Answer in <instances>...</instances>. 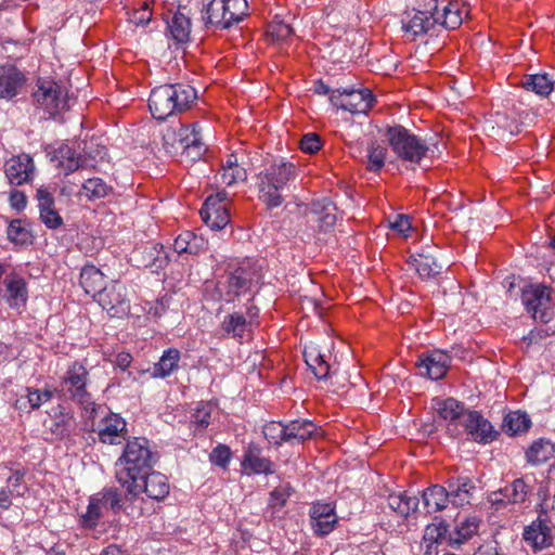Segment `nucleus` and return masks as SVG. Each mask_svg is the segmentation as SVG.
I'll use <instances>...</instances> for the list:
<instances>
[{"label":"nucleus","instance_id":"obj_1","mask_svg":"<svg viewBox=\"0 0 555 555\" xmlns=\"http://www.w3.org/2000/svg\"><path fill=\"white\" fill-rule=\"evenodd\" d=\"M157 454L152 451L150 441L142 437L127 439L122 453L116 461L115 476L121 487L137 489L134 481L153 469Z\"/></svg>","mask_w":555,"mask_h":555},{"label":"nucleus","instance_id":"obj_2","mask_svg":"<svg viewBox=\"0 0 555 555\" xmlns=\"http://www.w3.org/2000/svg\"><path fill=\"white\" fill-rule=\"evenodd\" d=\"M196 99V90L190 85H163L152 90L149 108L155 119L165 120L189 109Z\"/></svg>","mask_w":555,"mask_h":555},{"label":"nucleus","instance_id":"obj_3","mask_svg":"<svg viewBox=\"0 0 555 555\" xmlns=\"http://www.w3.org/2000/svg\"><path fill=\"white\" fill-rule=\"evenodd\" d=\"M296 178V167L288 162L274 163L258 176L259 199L269 208L282 205L283 190Z\"/></svg>","mask_w":555,"mask_h":555},{"label":"nucleus","instance_id":"obj_4","mask_svg":"<svg viewBox=\"0 0 555 555\" xmlns=\"http://www.w3.org/2000/svg\"><path fill=\"white\" fill-rule=\"evenodd\" d=\"M386 137L393 153L404 162L420 164L433 152L424 140L401 125L389 127Z\"/></svg>","mask_w":555,"mask_h":555},{"label":"nucleus","instance_id":"obj_5","mask_svg":"<svg viewBox=\"0 0 555 555\" xmlns=\"http://www.w3.org/2000/svg\"><path fill=\"white\" fill-rule=\"evenodd\" d=\"M89 372L80 362L70 364L62 377L61 387L68 398L82 406L91 415L96 413L100 406L94 403L91 393L87 390Z\"/></svg>","mask_w":555,"mask_h":555},{"label":"nucleus","instance_id":"obj_6","mask_svg":"<svg viewBox=\"0 0 555 555\" xmlns=\"http://www.w3.org/2000/svg\"><path fill=\"white\" fill-rule=\"evenodd\" d=\"M33 93L37 107L42 108L50 117H55L69 108V99L66 89L59 82L48 79H38Z\"/></svg>","mask_w":555,"mask_h":555},{"label":"nucleus","instance_id":"obj_7","mask_svg":"<svg viewBox=\"0 0 555 555\" xmlns=\"http://www.w3.org/2000/svg\"><path fill=\"white\" fill-rule=\"evenodd\" d=\"M330 101L334 106L351 114H365L372 108L375 100L372 92L364 88L334 90Z\"/></svg>","mask_w":555,"mask_h":555},{"label":"nucleus","instance_id":"obj_8","mask_svg":"<svg viewBox=\"0 0 555 555\" xmlns=\"http://www.w3.org/2000/svg\"><path fill=\"white\" fill-rule=\"evenodd\" d=\"M522 302L535 321L548 323L554 317L551 291L546 286H530L522 292Z\"/></svg>","mask_w":555,"mask_h":555},{"label":"nucleus","instance_id":"obj_9","mask_svg":"<svg viewBox=\"0 0 555 555\" xmlns=\"http://www.w3.org/2000/svg\"><path fill=\"white\" fill-rule=\"evenodd\" d=\"M259 310L251 305L246 308L245 313L233 312L224 317L221 323V331L224 335L231 336L240 341L251 337L253 327L257 324Z\"/></svg>","mask_w":555,"mask_h":555},{"label":"nucleus","instance_id":"obj_10","mask_svg":"<svg viewBox=\"0 0 555 555\" xmlns=\"http://www.w3.org/2000/svg\"><path fill=\"white\" fill-rule=\"evenodd\" d=\"M95 300L113 318H121L130 311L127 287L118 281L104 286Z\"/></svg>","mask_w":555,"mask_h":555},{"label":"nucleus","instance_id":"obj_11","mask_svg":"<svg viewBox=\"0 0 555 555\" xmlns=\"http://www.w3.org/2000/svg\"><path fill=\"white\" fill-rule=\"evenodd\" d=\"M135 488L131 487H122L127 494L131 496V499L138 498L140 494L145 493L147 498L155 501H163L170 492V485L165 475L150 470L147 474H144L142 478H138L134 481Z\"/></svg>","mask_w":555,"mask_h":555},{"label":"nucleus","instance_id":"obj_12","mask_svg":"<svg viewBox=\"0 0 555 555\" xmlns=\"http://www.w3.org/2000/svg\"><path fill=\"white\" fill-rule=\"evenodd\" d=\"M435 5L430 9L435 26L439 25L446 29L460 27L464 17L468 16V7L457 0H433Z\"/></svg>","mask_w":555,"mask_h":555},{"label":"nucleus","instance_id":"obj_13","mask_svg":"<svg viewBox=\"0 0 555 555\" xmlns=\"http://www.w3.org/2000/svg\"><path fill=\"white\" fill-rule=\"evenodd\" d=\"M459 428V436L466 434L470 440L479 443H489L498 435L491 423L477 411L467 410Z\"/></svg>","mask_w":555,"mask_h":555},{"label":"nucleus","instance_id":"obj_14","mask_svg":"<svg viewBox=\"0 0 555 555\" xmlns=\"http://www.w3.org/2000/svg\"><path fill=\"white\" fill-rule=\"evenodd\" d=\"M205 224L212 230H221L230 222L227 193L219 192L206 198L201 211Z\"/></svg>","mask_w":555,"mask_h":555},{"label":"nucleus","instance_id":"obj_15","mask_svg":"<svg viewBox=\"0 0 555 555\" xmlns=\"http://www.w3.org/2000/svg\"><path fill=\"white\" fill-rule=\"evenodd\" d=\"M431 406L441 418L448 422V433L453 437H457L460 429L459 424L462 422V416L467 411L465 405L453 398H435L431 401Z\"/></svg>","mask_w":555,"mask_h":555},{"label":"nucleus","instance_id":"obj_16","mask_svg":"<svg viewBox=\"0 0 555 555\" xmlns=\"http://www.w3.org/2000/svg\"><path fill=\"white\" fill-rule=\"evenodd\" d=\"M98 437L102 443L119 444L121 441H127V423L118 414L108 413L99 423Z\"/></svg>","mask_w":555,"mask_h":555},{"label":"nucleus","instance_id":"obj_17","mask_svg":"<svg viewBox=\"0 0 555 555\" xmlns=\"http://www.w3.org/2000/svg\"><path fill=\"white\" fill-rule=\"evenodd\" d=\"M4 172L9 182L13 185H22L33 180L35 164L27 154H21L7 160Z\"/></svg>","mask_w":555,"mask_h":555},{"label":"nucleus","instance_id":"obj_18","mask_svg":"<svg viewBox=\"0 0 555 555\" xmlns=\"http://www.w3.org/2000/svg\"><path fill=\"white\" fill-rule=\"evenodd\" d=\"M451 358L448 353L435 350L427 354H422L417 361L420 374L427 376L433 380L441 379L448 372Z\"/></svg>","mask_w":555,"mask_h":555},{"label":"nucleus","instance_id":"obj_19","mask_svg":"<svg viewBox=\"0 0 555 555\" xmlns=\"http://www.w3.org/2000/svg\"><path fill=\"white\" fill-rule=\"evenodd\" d=\"M27 81L26 75L15 65L0 66V99L12 100L24 88Z\"/></svg>","mask_w":555,"mask_h":555},{"label":"nucleus","instance_id":"obj_20","mask_svg":"<svg viewBox=\"0 0 555 555\" xmlns=\"http://www.w3.org/2000/svg\"><path fill=\"white\" fill-rule=\"evenodd\" d=\"M428 13L417 10L405 12L401 24L406 38L414 40L418 36L428 34L436 27L433 14L428 15Z\"/></svg>","mask_w":555,"mask_h":555},{"label":"nucleus","instance_id":"obj_21","mask_svg":"<svg viewBox=\"0 0 555 555\" xmlns=\"http://www.w3.org/2000/svg\"><path fill=\"white\" fill-rule=\"evenodd\" d=\"M51 162L65 175H69L79 168L88 166L87 159L82 158L70 145L61 143L51 153Z\"/></svg>","mask_w":555,"mask_h":555},{"label":"nucleus","instance_id":"obj_22","mask_svg":"<svg viewBox=\"0 0 555 555\" xmlns=\"http://www.w3.org/2000/svg\"><path fill=\"white\" fill-rule=\"evenodd\" d=\"M522 538L534 552L547 548L553 543L552 530L546 519H542L541 516L525 528Z\"/></svg>","mask_w":555,"mask_h":555},{"label":"nucleus","instance_id":"obj_23","mask_svg":"<svg viewBox=\"0 0 555 555\" xmlns=\"http://www.w3.org/2000/svg\"><path fill=\"white\" fill-rule=\"evenodd\" d=\"M311 526L315 534L323 537L332 532L337 524L335 508L328 503H317L310 509Z\"/></svg>","mask_w":555,"mask_h":555},{"label":"nucleus","instance_id":"obj_24","mask_svg":"<svg viewBox=\"0 0 555 555\" xmlns=\"http://www.w3.org/2000/svg\"><path fill=\"white\" fill-rule=\"evenodd\" d=\"M179 144L183 153L192 160L201 158L207 151V147L202 140V135L195 125L191 128L182 127L179 130Z\"/></svg>","mask_w":555,"mask_h":555},{"label":"nucleus","instance_id":"obj_25","mask_svg":"<svg viewBox=\"0 0 555 555\" xmlns=\"http://www.w3.org/2000/svg\"><path fill=\"white\" fill-rule=\"evenodd\" d=\"M242 466L248 474L268 475L274 472L271 460L263 456L261 449L255 444H249L246 449Z\"/></svg>","mask_w":555,"mask_h":555},{"label":"nucleus","instance_id":"obj_26","mask_svg":"<svg viewBox=\"0 0 555 555\" xmlns=\"http://www.w3.org/2000/svg\"><path fill=\"white\" fill-rule=\"evenodd\" d=\"M480 519L476 516H463L456 518V525L448 534L449 545H460L477 533Z\"/></svg>","mask_w":555,"mask_h":555},{"label":"nucleus","instance_id":"obj_27","mask_svg":"<svg viewBox=\"0 0 555 555\" xmlns=\"http://www.w3.org/2000/svg\"><path fill=\"white\" fill-rule=\"evenodd\" d=\"M446 488L450 502L455 506H463L469 503L475 486L468 477H453L447 481Z\"/></svg>","mask_w":555,"mask_h":555},{"label":"nucleus","instance_id":"obj_28","mask_svg":"<svg viewBox=\"0 0 555 555\" xmlns=\"http://www.w3.org/2000/svg\"><path fill=\"white\" fill-rule=\"evenodd\" d=\"M253 282V274L248 272L245 268L238 267L227 278V282L224 284L227 288V297L224 298V300L232 301L236 295L249 291Z\"/></svg>","mask_w":555,"mask_h":555},{"label":"nucleus","instance_id":"obj_29","mask_svg":"<svg viewBox=\"0 0 555 555\" xmlns=\"http://www.w3.org/2000/svg\"><path fill=\"white\" fill-rule=\"evenodd\" d=\"M218 177L219 181L227 186L246 180L247 172L243 167V163L240 162L237 154L232 153L228 155L227 160L222 164L218 172Z\"/></svg>","mask_w":555,"mask_h":555},{"label":"nucleus","instance_id":"obj_30","mask_svg":"<svg viewBox=\"0 0 555 555\" xmlns=\"http://www.w3.org/2000/svg\"><path fill=\"white\" fill-rule=\"evenodd\" d=\"M408 264L411 266L422 280H429L437 276L441 267L430 254L418 253L410 256Z\"/></svg>","mask_w":555,"mask_h":555},{"label":"nucleus","instance_id":"obj_31","mask_svg":"<svg viewBox=\"0 0 555 555\" xmlns=\"http://www.w3.org/2000/svg\"><path fill=\"white\" fill-rule=\"evenodd\" d=\"M318 426L308 420H295L286 424V442L301 443L318 434Z\"/></svg>","mask_w":555,"mask_h":555},{"label":"nucleus","instance_id":"obj_32","mask_svg":"<svg viewBox=\"0 0 555 555\" xmlns=\"http://www.w3.org/2000/svg\"><path fill=\"white\" fill-rule=\"evenodd\" d=\"M167 28L171 39L176 43H185L190 39L191 21L190 17L180 9L173 13L171 18L167 22Z\"/></svg>","mask_w":555,"mask_h":555},{"label":"nucleus","instance_id":"obj_33","mask_svg":"<svg viewBox=\"0 0 555 555\" xmlns=\"http://www.w3.org/2000/svg\"><path fill=\"white\" fill-rule=\"evenodd\" d=\"M206 248V242L192 231L181 232L175 240L173 249L177 254L198 255Z\"/></svg>","mask_w":555,"mask_h":555},{"label":"nucleus","instance_id":"obj_34","mask_svg":"<svg viewBox=\"0 0 555 555\" xmlns=\"http://www.w3.org/2000/svg\"><path fill=\"white\" fill-rule=\"evenodd\" d=\"M104 274L93 264H86L80 272V285L87 294H91L95 299L103 289Z\"/></svg>","mask_w":555,"mask_h":555},{"label":"nucleus","instance_id":"obj_35","mask_svg":"<svg viewBox=\"0 0 555 555\" xmlns=\"http://www.w3.org/2000/svg\"><path fill=\"white\" fill-rule=\"evenodd\" d=\"M181 353L176 348H169L164 351L159 361L154 364L152 376L155 378H166L176 372L179 367Z\"/></svg>","mask_w":555,"mask_h":555},{"label":"nucleus","instance_id":"obj_36","mask_svg":"<svg viewBox=\"0 0 555 555\" xmlns=\"http://www.w3.org/2000/svg\"><path fill=\"white\" fill-rule=\"evenodd\" d=\"M223 4V0H211L205 11L203 20L206 26H214L218 29H225L231 26V22Z\"/></svg>","mask_w":555,"mask_h":555},{"label":"nucleus","instance_id":"obj_37","mask_svg":"<svg viewBox=\"0 0 555 555\" xmlns=\"http://www.w3.org/2000/svg\"><path fill=\"white\" fill-rule=\"evenodd\" d=\"M423 502L428 513L444 509L450 502L446 487L435 485L423 492Z\"/></svg>","mask_w":555,"mask_h":555},{"label":"nucleus","instance_id":"obj_38","mask_svg":"<svg viewBox=\"0 0 555 555\" xmlns=\"http://www.w3.org/2000/svg\"><path fill=\"white\" fill-rule=\"evenodd\" d=\"M555 453V446L544 438L532 442L526 451L527 462L532 465H540L547 462Z\"/></svg>","mask_w":555,"mask_h":555},{"label":"nucleus","instance_id":"obj_39","mask_svg":"<svg viewBox=\"0 0 555 555\" xmlns=\"http://www.w3.org/2000/svg\"><path fill=\"white\" fill-rule=\"evenodd\" d=\"M520 85L527 91H532L540 96H547L554 89V81L547 74L526 75Z\"/></svg>","mask_w":555,"mask_h":555},{"label":"nucleus","instance_id":"obj_40","mask_svg":"<svg viewBox=\"0 0 555 555\" xmlns=\"http://www.w3.org/2000/svg\"><path fill=\"white\" fill-rule=\"evenodd\" d=\"M7 286L8 302L11 307H18L27 300V286L23 278L17 275L8 276L4 281Z\"/></svg>","mask_w":555,"mask_h":555},{"label":"nucleus","instance_id":"obj_41","mask_svg":"<svg viewBox=\"0 0 555 555\" xmlns=\"http://www.w3.org/2000/svg\"><path fill=\"white\" fill-rule=\"evenodd\" d=\"M387 503L390 509L405 518L417 508L418 499L403 493H392L388 496Z\"/></svg>","mask_w":555,"mask_h":555},{"label":"nucleus","instance_id":"obj_42","mask_svg":"<svg viewBox=\"0 0 555 555\" xmlns=\"http://www.w3.org/2000/svg\"><path fill=\"white\" fill-rule=\"evenodd\" d=\"M305 361L310 367L314 376L319 379L327 377L330 373V364L325 361L324 356L311 348L304 352Z\"/></svg>","mask_w":555,"mask_h":555},{"label":"nucleus","instance_id":"obj_43","mask_svg":"<svg viewBox=\"0 0 555 555\" xmlns=\"http://www.w3.org/2000/svg\"><path fill=\"white\" fill-rule=\"evenodd\" d=\"M151 0H134L128 13L129 21L135 26H144L152 18Z\"/></svg>","mask_w":555,"mask_h":555},{"label":"nucleus","instance_id":"obj_44","mask_svg":"<svg viewBox=\"0 0 555 555\" xmlns=\"http://www.w3.org/2000/svg\"><path fill=\"white\" fill-rule=\"evenodd\" d=\"M503 493L509 504H519L524 503L529 493V486L524 481V479L518 478L515 479L512 483L506 485L503 488Z\"/></svg>","mask_w":555,"mask_h":555},{"label":"nucleus","instance_id":"obj_45","mask_svg":"<svg viewBox=\"0 0 555 555\" xmlns=\"http://www.w3.org/2000/svg\"><path fill=\"white\" fill-rule=\"evenodd\" d=\"M448 526L444 521H440L438 524H430L426 527L424 532V541L429 542L430 544L427 545L426 554H429L430 546L433 543L448 544Z\"/></svg>","mask_w":555,"mask_h":555},{"label":"nucleus","instance_id":"obj_46","mask_svg":"<svg viewBox=\"0 0 555 555\" xmlns=\"http://www.w3.org/2000/svg\"><path fill=\"white\" fill-rule=\"evenodd\" d=\"M112 186H109L105 181L101 178H91L86 180L82 184V192L89 199H100L104 198L112 192Z\"/></svg>","mask_w":555,"mask_h":555},{"label":"nucleus","instance_id":"obj_47","mask_svg":"<svg viewBox=\"0 0 555 555\" xmlns=\"http://www.w3.org/2000/svg\"><path fill=\"white\" fill-rule=\"evenodd\" d=\"M531 425L530 418L526 413L520 411L511 412L504 418V428L511 435H516L526 431Z\"/></svg>","mask_w":555,"mask_h":555},{"label":"nucleus","instance_id":"obj_48","mask_svg":"<svg viewBox=\"0 0 555 555\" xmlns=\"http://www.w3.org/2000/svg\"><path fill=\"white\" fill-rule=\"evenodd\" d=\"M74 423L75 420L72 414L60 413L55 416L50 430L56 438L65 439L70 436Z\"/></svg>","mask_w":555,"mask_h":555},{"label":"nucleus","instance_id":"obj_49","mask_svg":"<svg viewBox=\"0 0 555 555\" xmlns=\"http://www.w3.org/2000/svg\"><path fill=\"white\" fill-rule=\"evenodd\" d=\"M214 410L215 405L211 402H199L192 414V424L195 425L197 429L204 430L210 424Z\"/></svg>","mask_w":555,"mask_h":555},{"label":"nucleus","instance_id":"obj_50","mask_svg":"<svg viewBox=\"0 0 555 555\" xmlns=\"http://www.w3.org/2000/svg\"><path fill=\"white\" fill-rule=\"evenodd\" d=\"M8 238L20 245H26L31 242V233L30 230L23 225L22 220L15 219L12 220L8 227Z\"/></svg>","mask_w":555,"mask_h":555},{"label":"nucleus","instance_id":"obj_51","mask_svg":"<svg viewBox=\"0 0 555 555\" xmlns=\"http://www.w3.org/2000/svg\"><path fill=\"white\" fill-rule=\"evenodd\" d=\"M264 438L269 443L280 446L286 442V424L281 422H270L262 429Z\"/></svg>","mask_w":555,"mask_h":555},{"label":"nucleus","instance_id":"obj_52","mask_svg":"<svg viewBox=\"0 0 555 555\" xmlns=\"http://www.w3.org/2000/svg\"><path fill=\"white\" fill-rule=\"evenodd\" d=\"M25 472L21 469L13 470L7 480V489L14 498H24L28 492V487L24 481Z\"/></svg>","mask_w":555,"mask_h":555},{"label":"nucleus","instance_id":"obj_53","mask_svg":"<svg viewBox=\"0 0 555 555\" xmlns=\"http://www.w3.org/2000/svg\"><path fill=\"white\" fill-rule=\"evenodd\" d=\"M266 35L272 42H280L293 35V28L283 21L274 20L267 26Z\"/></svg>","mask_w":555,"mask_h":555},{"label":"nucleus","instance_id":"obj_54","mask_svg":"<svg viewBox=\"0 0 555 555\" xmlns=\"http://www.w3.org/2000/svg\"><path fill=\"white\" fill-rule=\"evenodd\" d=\"M387 150L376 143H372L367 149V169L371 171H379L385 164Z\"/></svg>","mask_w":555,"mask_h":555},{"label":"nucleus","instance_id":"obj_55","mask_svg":"<svg viewBox=\"0 0 555 555\" xmlns=\"http://www.w3.org/2000/svg\"><path fill=\"white\" fill-rule=\"evenodd\" d=\"M101 503L99 499H91L87 512L81 516L80 522L82 527L94 528L101 517Z\"/></svg>","mask_w":555,"mask_h":555},{"label":"nucleus","instance_id":"obj_56","mask_svg":"<svg viewBox=\"0 0 555 555\" xmlns=\"http://www.w3.org/2000/svg\"><path fill=\"white\" fill-rule=\"evenodd\" d=\"M224 9L229 15L231 25L242 21L246 14L247 2L246 0H223Z\"/></svg>","mask_w":555,"mask_h":555},{"label":"nucleus","instance_id":"obj_57","mask_svg":"<svg viewBox=\"0 0 555 555\" xmlns=\"http://www.w3.org/2000/svg\"><path fill=\"white\" fill-rule=\"evenodd\" d=\"M147 249L151 260L145 263L146 267H155L159 269L169 262L168 254L165 251L163 245L153 244Z\"/></svg>","mask_w":555,"mask_h":555},{"label":"nucleus","instance_id":"obj_58","mask_svg":"<svg viewBox=\"0 0 555 555\" xmlns=\"http://www.w3.org/2000/svg\"><path fill=\"white\" fill-rule=\"evenodd\" d=\"M52 398V391L39 390L34 388H27L26 400L31 410L39 409L41 404L50 401Z\"/></svg>","mask_w":555,"mask_h":555},{"label":"nucleus","instance_id":"obj_59","mask_svg":"<svg viewBox=\"0 0 555 555\" xmlns=\"http://www.w3.org/2000/svg\"><path fill=\"white\" fill-rule=\"evenodd\" d=\"M232 453L228 446L218 444L209 454V460L212 464L220 466L222 468H227Z\"/></svg>","mask_w":555,"mask_h":555},{"label":"nucleus","instance_id":"obj_60","mask_svg":"<svg viewBox=\"0 0 555 555\" xmlns=\"http://www.w3.org/2000/svg\"><path fill=\"white\" fill-rule=\"evenodd\" d=\"M322 146L321 137L318 133L309 132L302 135L299 141V147L308 154L317 153Z\"/></svg>","mask_w":555,"mask_h":555},{"label":"nucleus","instance_id":"obj_61","mask_svg":"<svg viewBox=\"0 0 555 555\" xmlns=\"http://www.w3.org/2000/svg\"><path fill=\"white\" fill-rule=\"evenodd\" d=\"M101 505L109 507L113 511H119L122 507V496L117 489L109 488L104 491L102 499H99Z\"/></svg>","mask_w":555,"mask_h":555},{"label":"nucleus","instance_id":"obj_62","mask_svg":"<svg viewBox=\"0 0 555 555\" xmlns=\"http://www.w3.org/2000/svg\"><path fill=\"white\" fill-rule=\"evenodd\" d=\"M291 496V488L288 486H281L275 488L270 493V506L282 507L286 500Z\"/></svg>","mask_w":555,"mask_h":555},{"label":"nucleus","instance_id":"obj_63","mask_svg":"<svg viewBox=\"0 0 555 555\" xmlns=\"http://www.w3.org/2000/svg\"><path fill=\"white\" fill-rule=\"evenodd\" d=\"M40 220L49 229H59L63 224V219L55 209V206L40 214Z\"/></svg>","mask_w":555,"mask_h":555},{"label":"nucleus","instance_id":"obj_64","mask_svg":"<svg viewBox=\"0 0 555 555\" xmlns=\"http://www.w3.org/2000/svg\"><path fill=\"white\" fill-rule=\"evenodd\" d=\"M389 225L404 237L409 235L408 233L411 230L410 218L405 215H397L393 220L389 221Z\"/></svg>","mask_w":555,"mask_h":555}]
</instances>
